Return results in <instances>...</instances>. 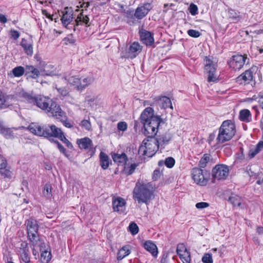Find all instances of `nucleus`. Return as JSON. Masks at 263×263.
<instances>
[{"mask_svg":"<svg viewBox=\"0 0 263 263\" xmlns=\"http://www.w3.org/2000/svg\"><path fill=\"white\" fill-rule=\"evenodd\" d=\"M215 138V135L214 134H211L208 138V141L210 145L212 146H215L216 144V142L214 143V140Z\"/></svg>","mask_w":263,"mask_h":263,"instance_id":"4d7b16f0","label":"nucleus"},{"mask_svg":"<svg viewBox=\"0 0 263 263\" xmlns=\"http://www.w3.org/2000/svg\"><path fill=\"white\" fill-rule=\"evenodd\" d=\"M210 157L211 156L209 154H204L199 161L198 165L200 167H205L206 166V164L208 163V162H209L210 160Z\"/></svg>","mask_w":263,"mask_h":263,"instance_id":"79ce46f5","label":"nucleus"},{"mask_svg":"<svg viewBox=\"0 0 263 263\" xmlns=\"http://www.w3.org/2000/svg\"><path fill=\"white\" fill-rule=\"evenodd\" d=\"M152 8L151 4L148 3L140 5L136 8L134 16L138 20H141L148 13Z\"/></svg>","mask_w":263,"mask_h":263,"instance_id":"dca6fc26","label":"nucleus"},{"mask_svg":"<svg viewBox=\"0 0 263 263\" xmlns=\"http://www.w3.org/2000/svg\"><path fill=\"white\" fill-rule=\"evenodd\" d=\"M77 143L80 148L88 149L91 146L92 142L90 139L85 137L78 139L77 140Z\"/></svg>","mask_w":263,"mask_h":263,"instance_id":"7c9ffc66","label":"nucleus"},{"mask_svg":"<svg viewBox=\"0 0 263 263\" xmlns=\"http://www.w3.org/2000/svg\"><path fill=\"white\" fill-rule=\"evenodd\" d=\"M21 45L23 48L25 53L31 56L33 54V47L31 41H28L25 39H22Z\"/></svg>","mask_w":263,"mask_h":263,"instance_id":"cd10ccee","label":"nucleus"},{"mask_svg":"<svg viewBox=\"0 0 263 263\" xmlns=\"http://www.w3.org/2000/svg\"><path fill=\"white\" fill-rule=\"evenodd\" d=\"M51 186L50 184L46 183L44 187L43 195L47 198H50L52 196Z\"/></svg>","mask_w":263,"mask_h":263,"instance_id":"37998d69","label":"nucleus"},{"mask_svg":"<svg viewBox=\"0 0 263 263\" xmlns=\"http://www.w3.org/2000/svg\"><path fill=\"white\" fill-rule=\"evenodd\" d=\"M258 102L260 106L263 109V95L259 96L258 97Z\"/></svg>","mask_w":263,"mask_h":263,"instance_id":"774afa93","label":"nucleus"},{"mask_svg":"<svg viewBox=\"0 0 263 263\" xmlns=\"http://www.w3.org/2000/svg\"><path fill=\"white\" fill-rule=\"evenodd\" d=\"M144 249L150 252L154 257L158 254V249L156 245L151 241H146L143 244Z\"/></svg>","mask_w":263,"mask_h":263,"instance_id":"c85d7f7f","label":"nucleus"},{"mask_svg":"<svg viewBox=\"0 0 263 263\" xmlns=\"http://www.w3.org/2000/svg\"><path fill=\"white\" fill-rule=\"evenodd\" d=\"M253 78V72L250 70H246L236 79V81L240 84L250 83Z\"/></svg>","mask_w":263,"mask_h":263,"instance_id":"4be33fe9","label":"nucleus"},{"mask_svg":"<svg viewBox=\"0 0 263 263\" xmlns=\"http://www.w3.org/2000/svg\"><path fill=\"white\" fill-rule=\"evenodd\" d=\"M61 20L63 25L67 28L73 19V11L71 8L65 7L62 11Z\"/></svg>","mask_w":263,"mask_h":263,"instance_id":"a211bd4d","label":"nucleus"},{"mask_svg":"<svg viewBox=\"0 0 263 263\" xmlns=\"http://www.w3.org/2000/svg\"><path fill=\"white\" fill-rule=\"evenodd\" d=\"M35 68L33 66H31V65H27L26 66V73H30L32 72H33V70H34V69Z\"/></svg>","mask_w":263,"mask_h":263,"instance_id":"338daca9","label":"nucleus"},{"mask_svg":"<svg viewBox=\"0 0 263 263\" xmlns=\"http://www.w3.org/2000/svg\"><path fill=\"white\" fill-rule=\"evenodd\" d=\"M195 206L197 209H202L209 206V204L205 202H200L197 203Z\"/></svg>","mask_w":263,"mask_h":263,"instance_id":"13d9d810","label":"nucleus"},{"mask_svg":"<svg viewBox=\"0 0 263 263\" xmlns=\"http://www.w3.org/2000/svg\"><path fill=\"white\" fill-rule=\"evenodd\" d=\"M177 253L183 263H191L190 252L183 244H179L177 248Z\"/></svg>","mask_w":263,"mask_h":263,"instance_id":"f3484780","label":"nucleus"},{"mask_svg":"<svg viewBox=\"0 0 263 263\" xmlns=\"http://www.w3.org/2000/svg\"><path fill=\"white\" fill-rule=\"evenodd\" d=\"M156 101L157 102L158 104L161 108L165 109L170 107L173 109L171 101L170 99L167 97L163 96L160 97L156 99Z\"/></svg>","mask_w":263,"mask_h":263,"instance_id":"a878e982","label":"nucleus"},{"mask_svg":"<svg viewBox=\"0 0 263 263\" xmlns=\"http://www.w3.org/2000/svg\"><path fill=\"white\" fill-rule=\"evenodd\" d=\"M28 128L29 131L35 135L44 137L45 136V127L44 128L37 123H32Z\"/></svg>","mask_w":263,"mask_h":263,"instance_id":"5701e85b","label":"nucleus"},{"mask_svg":"<svg viewBox=\"0 0 263 263\" xmlns=\"http://www.w3.org/2000/svg\"><path fill=\"white\" fill-rule=\"evenodd\" d=\"M30 248L26 242H23L20 248L19 256L21 261L24 263H30Z\"/></svg>","mask_w":263,"mask_h":263,"instance_id":"2eb2a0df","label":"nucleus"},{"mask_svg":"<svg viewBox=\"0 0 263 263\" xmlns=\"http://www.w3.org/2000/svg\"><path fill=\"white\" fill-rule=\"evenodd\" d=\"M23 96L28 103L35 104L44 110H47L53 101L49 98L41 95L33 97L28 93H24Z\"/></svg>","mask_w":263,"mask_h":263,"instance_id":"423d86ee","label":"nucleus"},{"mask_svg":"<svg viewBox=\"0 0 263 263\" xmlns=\"http://www.w3.org/2000/svg\"><path fill=\"white\" fill-rule=\"evenodd\" d=\"M41 254L40 261L41 263H48L51 258V254L50 252L42 250Z\"/></svg>","mask_w":263,"mask_h":263,"instance_id":"4c0bfd02","label":"nucleus"},{"mask_svg":"<svg viewBox=\"0 0 263 263\" xmlns=\"http://www.w3.org/2000/svg\"><path fill=\"white\" fill-rule=\"evenodd\" d=\"M216 72H209L208 73V81L209 82H215L217 80V76L215 74Z\"/></svg>","mask_w":263,"mask_h":263,"instance_id":"6e6d98bb","label":"nucleus"},{"mask_svg":"<svg viewBox=\"0 0 263 263\" xmlns=\"http://www.w3.org/2000/svg\"><path fill=\"white\" fill-rule=\"evenodd\" d=\"M38 67L43 75L53 76L58 73L57 68L50 63H46L44 61H40Z\"/></svg>","mask_w":263,"mask_h":263,"instance_id":"f8f14e48","label":"nucleus"},{"mask_svg":"<svg viewBox=\"0 0 263 263\" xmlns=\"http://www.w3.org/2000/svg\"><path fill=\"white\" fill-rule=\"evenodd\" d=\"M45 246V244L44 242H42L41 240V244L39 245L36 246H32L33 247L32 248V254L34 256V257L35 259H37L39 257V252L36 250V248L40 247V251H42V248H43V247Z\"/></svg>","mask_w":263,"mask_h":263,"instance_id":"c03bdc74","label":"nucleus"},{"mask_svg":"<svg viewBox=\"0 0 263 263\" xmlns=\"http://www.w3.org/2000/svg\"><path fill=\"white\" fill-rule=\"evenodd\" d=\"M64 79L67 81L68 85L79 91L84 90L94 81L92 77L87 76L80 78L78 76L72 75L71 73H67Z\"/></svg>","mask_w":263,"mask_h":263,"instance_id":"f03ea898","label":"nucleus"},{"mask_svg":"<svg viewBox=\"0 0 263 263\" xmlns=\"http://www.w3.org/2000/svg\"><path fill=\"white\" fill-rule=\"evenodd\" d=\"M11 167L7 166L6 160L1 157V177L10 180L12 177Z\"/></svg>","mask_w":263,"mask_h":263,"instance_id":"412c9836","label":"nucleus"},{"mask_svg":"<svg viewBox=\"0 0 263 263\" xmlns=\"http://www.w3.org/2000/svg\"><path fill=\"white\" fill-rule=\"evenodd\" d=\"M236 133L235 125L230 120L224 121L221 125L218 135L216 139V143H223L230 140Z\"/></svg>","mask_w":263,"mask_h":263,"instance_id":"f257e3e1","label":"nucleus"},{"mask_svg":"<svg viewBox=\"0 0 263 263\" xmlns=\"http://www.w3.org/2000/svg\"><path fill=\"white\" fill-rule=\"evenodd\" d=\"M157 116H154V110L151 107L146 108L142 112L140 119L141 123L144 124L153 117H156Z\"/></svg>","mask_w":263,"mask_h":263,"instance_id":"b1692460","label":"nucleus"},{"mask_svg":"<svg viewBox=\"0 0 263 263\" xmlns=\"http://www.w3.org/2000/svg\"><path fill=\"white\" fill-rule=\"evenodd\" d=\"M112 159L118 165H125L127 160V156L125 153L114 154Z\"/></svg>","mask_w":263,"mask_h":263,"instance_id":"c756f323","label":"nucleus"},{"mask_svg":"<svg viewBox=\"0 0 263 263\" xmlns=\"http://www.w3.org/2000/svg\"><path fill=\"white\" fill-rule=\"evenodd\" d=\"M89 19L87 15H84L82 13H81L75 20L74 22L76 26L82 25L84 24H87L89 22ZM74 26L75 25H73Z\"/></svg>","mask_w":263,"mask_h":263,"instance_id":"e433bc0d","label":"nucleus"},{"mask_svg":"<svg viewBox=\"0 0 263 263\" xmlns=\"http://www.w3.org/2000/svg\"><path fill=\"white\" fill-rule=\"evenodd\" d=\"M259 153L258 151H257L255 148H253L250 149L248 156L251 159L254 158L258 153Z\"/></svg>","mask_w":263,"mask_h":263,"instance_id":"bf43d9fd","label":"nucleus"},{"mask_svg":"<svg viewBox=\"0 0 263 263\" xmlns=\"http://www.w3.org/2000/svg\"><path fill=\"white\" fill-rule=\"evenodd\" d=\"M137 166V165L135 163L132 164L129 166H125L124 167V171L125 172L126 174H127V175H131L134 173Z\"/></svg>","mask_w":263,"mask_h":263,"instance_id":"49530a36","label":"nucleus"},{"mask_svg":"<svg viewBox=\"0 0 263 263\" xmlns=\"http://www.w3.org/2000/svg\"><path fill=\"white\" fill-rule=\"evenodd\" d=\"M228 17L234 23L238 22L241 19L240 12L232 9L228 10Z\"/></svg>","mask_w":263,"mask_h":263,"instance_id":"473e14b6","label":"nucleus"},{"mask_svg":"<svg viewBox=\"0 0 263 263\" xmlns=\"http://www.w3.org/2000/svg\"><path fill=\"white\" fill-rule=\"evenodd\" d=\"M100 165L103 170H106L111 163L108 156L105 153L101 152L99 155Z\"/></svg>","mask_w":263,"mask_h":263,"instance_id":"bb28decb","label":"nucleus"},{"mask_svg":"<svg viewBox=\"0 0 263 263\" xmlns=\"http://www.w3.org/2000/svg\"><path fill=\"white\" fill-rule=\"evenodd\" d=\"M126 202L121 197H114L112 199V209L114 212L123 213L125 210Z\"/></svg>","mask_w":263,"mask_h":263,"instance_id":"6ab92c4d","label":"nucleus"},{"mask_svg":"<svg viewBox=\"0 0 263 263\" xmlns=\"http://www.w3.org/2000/svg\"><path fill=\"white\" fill-rule=\"evenodd\" d=\"M191 175L194 182L201 186L206 185L210 179V173L207 171L198 167L192 170Z\"/></svg>","mask_w":263,"mask_h":263,"instance_id":"0eeeda50","label":"nucleus"},{"mask_svg":"<svg viewBox=\"0 0 263 263\" xmlns=\"http://www.w3.org/2000/svg\"><path fill=\"white\" fill-rule=\"evenodd\" d=\"M247 57L240 54L233 55L228 62L231 68L239 70L244 65Z\"/></svg>","mask_w":263,"mask_h":263,"instance_id":"4468645a","label":"nucleus"},{"mask_svg":"<svg viewBox=\"0 0 263 263\" xmlns=\"http://www.w3.org/2000/svg\"><path fill=\"white\" fill-rule=\"evenodd\" d=\"M46 111L49 116L55 117L57 119L62 120L66 118L65 112L55 102L52 101Z\"/></svg>","mask_w":263,"mask_h":263,"instance_id":"9b49d317","label":"nucleus"},{"mask_svg":"<svg viewBox=\"0 0 263 263\" xmlns=\"http://www.w3.org/2000/svg\"><path fill=\"white\" fill-rule=\"evenodd\" d=\"M161 173L159 170H155L153 173V178L155 180L158 179L161 176Z\"/></svg>","mask_w":263,"mask_h":263,"instance_id":"69168bd1","label":"nucleus"},{"mask_svg":"<svg viewBox=\"0 0 263 263\" xmlns=\"http://www.w3.org/2000/svg\"><path fill=\"white\" fill-rule=\"evenodd\" d=\"M117 128L118 130L124 132L127 128V123L125 122H120L117 124Z\"/></svg>","mask_w":263,"mask_h":263,"instance_id":"5fc2aeb1","label":"nucleus"},{"mask_svg":"<svg viewBox=\"0 0 263 263\" xmlns=\"http://www.w3.org/2000/svg\"><path fill=\"white\" fill-rule=\"evenodd\" d=\"M239 119L243 122H249L251 121L252 116L248 109H242L239 112Z\"/></svg>","mask_w":263,"mask_h":263,"instance_id":"72a5a7b5","label":"nucleus"},{"mask_svg":"<svg viewBox=\"0 0 263 263\" xmlns=\"http://www.w3.org/2000/svg\"><path fill=\"white\" fill-rule=\"evenodd\" d=\"M26 224L28 237L32 246L41 244V240L38 234L39 225L37 221L33 218H30L25 222Z\"/></svg>","mask_w":263,"mask_h":263,"instance_id":"20e7f679","label":"nucleus"},{"mask_svg":"<svg viewBox=\"0 0 263 263\" xmlns=\"http://www.w3.org/2000/svg\"><path fill=\"white\" fill-rule=\"evenodd\" d=\"M161 121L160 117H153L143 124L144 134L147 137H154L158 132V128Z\"/></svg>","mask_w":263,"mask_h":263,"instance_id":"6e6552de","label":"nucleus"},{"mask_svg":"<svg viewBox=\"0 0 263 263\" xmlns=\"http://www.w3.org/2000/svg\"><path fill=\"white\" fill-rule=\"evenodd\" d=\"M156 144L161 149L163 148L164 146L167 144L171 140V137L168 134H164L159 135L157 138H155Z\"/></svg>","mask_w":263,"mask_h":263,"instance_id":"393cba45","label":"nucleus"},{"mask_svg":"<svg viewBox=\"0 0 263 263\" xmlns=\"http://www.w3.org/2000/svg\"><path fill=\"white\" fill-rule=\"evenodd\" d=\"M63 136L64 134L62 130L54 125L45 127V137L50 138L51 141H53V137L57 138L60 140Z\"/></svg>","mask_w":263,"mask_h":263,"instance_id":"ddd939ff","label":"nucleus"},{"mask_svg":"<svg viewBox=\"0 0 263 263\" xmlns=\"http://www.w3.org/2000/svg\"><path fill=\"white\" fill-rule=\"evenodd\" d=\"M202 261L203 263H213L212 254L205 253L202 257Z\"/></svg>","mask_w":263,"mask_h":263,"instance_id":"09e8293b","label":"nucleus"},{"mask_svg":"<svg viewBox=\"0 0 263 263\" xmlns=\"http://www.w3.org/2000/svg\"><path fill=\"white\" fill-rule=\"evenodd\" d=\"M187 34L189 36L193 37H198L201 35L199 31L194 29L189 30L187 31Z\"/></svg>","mask_w":263,"mask_h":263,"instance_id":"603ef678","label":"nucleus"},{"mask_svg":"<svg viewBox=\"0 0 263 263\" xmlns=\"http://www.w3.org/2000/svg\"><path fill=\"white\" fill-rule=\"evenodd\" d=\"M130 253V246L126 245L121 248L117 254V259L122 260Z\"/></svg>","mask_w":263,"mask_h":263,"instance_id":"2f4dec72","label":"nucleus"},{"mask_svg":"<svg viewBox=\"0 0 263 263\" xmlns=\"http://www.w3.org/2000/svg\"><path fill=\"white\" fill-rule=\"evenodd\" d=\"M189 11L192 15H195L197 14L198 7L196 5L191 4L189 7Z\"/></svg>","mask_w":263,"mask_h":263,"instance_id":"864d4df0","label":"nucleus"},{"mask_svg":"<svg viewBox=\"0 0 263 263\" xmlns=\"http://www.w3.org/2000/svg\"><path fill=\"white\" fill-rule=\"evenodd\" d=\"M153 195L150 190V185L147 184L137 183L133 191V198L137 200L138 203H145L150 201Z\"/></svg>","mask_w":263,"mask_h":263,"instance_id":"7ed1b4c3","label":"nucleus"},{"mask_svg":"<svg viewBox=\"0 0 263 263\" xmlns=\"http://www.w3.org/2000/svg\"><path fill=\"white\" fill-rule=\"evenodd\" d=\"M229 169L226 165H216L212 171V178L214 180L226 179L229 175Z\"/></svg>","mask_w":263,"mask_h":263,"instance_id":"1a4fd4ad","label":"nucleus"},{"mask_svg":"<svg viewBox=\"0 0 263 263\" xmlns=\"http://www.w3.org/2000/svg\"><path fill=\"white\" fill-rule=\"evenodd\" d=\"M11 37L15 40H16L20 37L19 32L15 30H11L10 32Z\"/></svg>","mask_w":263,"mask_h":263,"instance_id":"680f3d73","label":"nucleus"},{"mask_svg":"<svg viewBox=\"0 0 263 263\" xmlns=\"http://www.w3.org/2000/svg\"><path fill=\"white\" fill-rule=\"evenodd\" d=\"M229 201L234 206H240L242 201V199L240 197L237 195H232L229 199Z\"/></svg>","mask_w":263,"mask_h":263,"instance_id":"58836bf2","label":"nucleus"},{"mask_svg":"<svg viewBox=\"0 0 263 263\" xmlns=\"http://www.w3.org/2000/svg\"><path fill=\"white\" fill-rule=\"evenodd\" d=\"M139 34L141 40L146 45L151 46L154 43L153 34L149 31L142 29L139 31Z\"/></svg>","mask_w":263,"mask_h":263,"instance_id":"aec40b11","label":"nucleus"},{"mask_svg":"<svg viewBox=\"0 0 263 263\" xmlns=\"http://www.w3.org/2000/svg\"><path fill=\"white\" fill-rule=\"evenodd\" d=\"M81 126L87 130H90L91 129V126L90 122L87 120H82L81 123Z\"/></svg>","mask_w":263,"mask_h":263,"instance_id":"3c124183","label":"nucleus"},{"mask_svg":"<svg viewBox=\"0 0 263 263\" xmlns=\"http://www.w3.org/2000/svg\"><path fill=\"white\" fill-rule=\"evenodd\" d=\"M42 14L46 16L47 18L50 19L51 20H53V19L55 20V22H57L56 18H53V15H51L50 13H49L47 10H42Z\"/></svg>","mask_w":263,"mask_h":263,"instance_id":"0e129e2a","label":"nucleus"},{"mask_svg":"<svg viewBox=\"0 0 263 263\" xmlns=\"http://www.w3.org/2000/svg\"><path fill=\"white\" fill-rule=\"evenodd\" d=\"M42 74L40 70H39L37 68H35L33 72L31 73L30 77L33 79H37L39 77L40 75Z\"/></svg>","mask_w":263,"mask_h":263,"instance_id":"052dcab7","label":"nucleus"},{"mask_svg":"<svg viewBox=\"0 0 263 263\" xmlns=\"http://www.w3.org/2000/svg\"><path fill=\"white\" fill-rule=\"evenodd\" d=\"M64 143L66 144V145L69 148H72V144L67 139V138L64 135L62 138L60 139Z\"/></svg>","mask_w":263,"mask_h":263,"instance_id":"e2e57ef3","label":"nucleus"},{"mask_svg":"<svg viewBox=\"0 0 263 263\" xmlns=\"http://www.w3.org/2000/svg\"><path fill=\"white\" fill-rule=\"evenodd\" d=\"M204 62H205V69L208 73L216 72V65L209 58L206 57L204 59Z\"/></svg>","mask_w":263,"mask_h":263,"instance_id":"f704fd0d","label":"nucleus"},{"mask_svg":"<svg viewBox=\"0 0 263 263\" xmlns=\"http://www.w3.org/2000/svg\"><path fill=\"white\" fill-rule=\"evenodd\" d=\"M142 50V47L137 42L131 43L125 52H122V57L127 59L135 58Z\"/></svg>","mask_w":263,"mask_h":263,"instance_id":"9d476101","label":"nucleus"},{"mask_svg":"<svg viewBox=\"0 0 263 263\" xmlns=\"http://www.w3.org/2000/svg\"><path fill=\"white\" fill-rule=\"evenodd\" d=\"M56 89L58 92L63 97L67 96L69 94V90L65 87H58V85H56Z\"/></svg>","mask_w":263,"mask_h":263,"instance_id":"de8ad7c7","label":"nucleus"},{"mask_svg":"<svg viewBox=\"0 0 263 263\" xmlns=\"http://www.w3.org/2000/svg\"><path fill=\"white\" fill-rule=\"evenodd\" d=\"M128 230L133 235H136L138 233L139 228L136 223L132 222L128 227Z\"/></svg>","mask_w":263,"mask_h":263,"instance_id":"a18cd8bd","label":"nucleus"},{"mask_svg":"<svg viewBox=\"0 0 263 263\" xmlns=\"http://www.w3.org/2000/svg\"><path fill=\"white\" fill-rule=\"evenodd\" d=\"M12 96L3 95L1 98V109L10 106L12 103Z\"/></svg>","mask_w":263,"mask_h":263,"instance_id":"c9c22d12","label":"nucleus"},{"mask_svg":"<svg viewBox=\"0 0 263 263\" xmlns=\"http://www.w3.org/2000/svg\"><path fill=\"white\" fill-rule=\"evenodd\" d=\"M12 72L14 77H20L24 74L25 69L22 66H17L12 69Z\"/></svg>","mask_w":263,"mask_h":263,"instance_id":"a19ab883","label":"nucleus"},{"mask_svg":"<svg viewBox=\"0 0 263 263\" xmlns=\"http://www.w3.org/2000/svg\"><path fill=\"white\" fill-rule=\"evenodd\" d=\"M159 148L156 144V141L154 137H147L142 141L140 146L138 153L139 154L148 157H152Z\"/></svg>","mask_w":263,"mask_h":263,"instance_id":"39448f33","label":"nucleus"},{"mask_svg":"<svg viewBox=\"0 0 263 263\" xmlns=\"http://www.w3.org/2000/svg\"><path fill=\"white\" fill-rule=\"evenodd\" d=\"M1 134L7 139H11L14 137L13 133L10 128L4 127L2 125Z\"/></svg>","mask_w":263,"mask_h":263,"instance_id":"ea45409f","label":"nucleus"},{"mask_svg":"<svg viewBox=\"0 0 263 263\" xmlns=\"http://www.w3.org/2000/svg\"><path fill=\"white\" fill-rule=\"evenodd\" d=\"M175 163V159L173 157H168L165 160V165L168 168H172L174 166Z\"/></svg>","mask_w":263,"mask_h":263,"instance_id":"8fccbe9b","label":"nucleus"}]
</instances>
